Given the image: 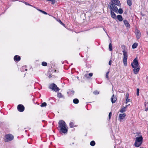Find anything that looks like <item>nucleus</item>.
Masks as SVG:
<instances>
[{
  "label": "nucleus",
  "mask_w": 148,
  "mask_h": 148,
  "mask_svg": "<svg viewBox=\"0 0 148 148\" xmlns=\"http://www.w3.org/2000/svg\"><path fill=\"white\" fill-rule=\"evenodd\" d=\"M25 70H26V71H27V69H26Z\"/></svg>",
  "instance_id": "obj_47"
},
{
  "label": "nucleus",
  "mask_w": 148,
  "mask_h": 148,
  "mask_svg": "<svg viewBox=\"0 0 148 148\" xmlns=\"http://www.w3.org/2000/svg\"><path fill=\"white\" fill-rule=\"evenodd\" d=\"M5 138L6 139H13L14 136L10 134H8L5 135Z\"/></svg>",
  "instance_id": "obj_13"
},
{
  "label": "nucleus",
  "mask_w": 148,
  "mask_h": 148,
  "mask_svg": "<svg viewBox=\"0 0 148 148\" xmlns=\"http://www.w3.org/2000/svg\"><path fill=\"white\" fill-rule=\"evenodd\" d=\"M123 62L124 65L126 66H127V53L125 49H123Z\"/></svg>",
  "instance_id": "obj_1"
},
{
  "label": "nucleus",
  "mask_w": 148,
  "mask_h": 148,
  "mask_svg": "<svg viewBox=\"0 0 148 148\" xmlns=\"http://www.w3.org/2000/svg\"><path fill=\"white\" fill-rule=\"evenodd\" d=\"M85 77H86V78H88L89 77V75L88 74H87L85 75Z\"/></svg>",
  "instance_id": "obj_39"
},
{
  "label": "nucleus",
  "mask_w": 148,
  "mask_h": 148,
  "mask_svg": "<svg viewBox=\"0 0 148 148\" xmlns=\"http://www.w3.org/2000/svg\"><path fill=\"white\" fill-rule=\"evenodd\" d=\"M126 115L125 113L121 114H119V119L120 122L122 121L124 119Z\"/></svg>",
  "instance_id": "obj_7"
},
{
  "label": "nucleus",
  "mask_w": 148,
  "mask_h": 148,
  "mask_svg": "<svg viewBox=\"0 0 148 148\" xmlns=\"http://www.w3.org/2000/svg\"><path fill=\"white\" fill-rule=\"evenodd\" d=\"M49 88L54 91L56 92L58 91L60 89L54 84H52L49 86Z\"/></svg>",
  "instance_id": "obj_3"
},
{
  "label": "nucleus",
  "mask_w": 148,
  "mask_h": 148,
  "mask_svg": "<svg viewBox=\"0 0 148 148\" xmlns=\"http://www.w3.org/2000/svg\"><path fill=\"white\" fill-rule=\"evenodd\" d=\"M130 104H129L128 105H126V106L124 107V108H122L121 110H120V112H122V113H123V112H124L126 110V108H127V107L129 105H130Z\"/></svg>",
  "instance_id": "obj_17"
},
{
  "label": "nucleus",
  "mask_w": 148,
  "mask_h": 148,
  "mask_svg": "<svg viewBox=\"0 0 148 148\" xmlns=\"http://www.w3.org/2000/svg\"><path fill=\"white\" fill-rule=\"evenodd\" d=\"M139 89L137 88V96H138L139 95Z\"/></svg>",
  "instance_id": "obj_32"
},
{
  "label": "nucleus",
  "mask_w": 148,
  "mask_h": 148,
  "mask_svg": "<svg viewBox=\"0 0 148 148\" xmlns=\"http://www.w3.org/2000/svg\"><path fill=\"white\" fill-rule=\"evenodd\" d=\"M111 2L112 4L116 5L117 6H120V1L118 0H111Z\"/></svg>",
  "instance_id": "obj_8"
},
{
  "label": "nucleus",
  "mask_w": 148,
  "mask_h": 148,
  "mask_svg": "<svg viewBox=\"0 0 148 148\" xmlns=\"http://www.w3.org/2000/svg\"><path fill=\"white\" fill-rule=\"evenodd\" d=\"M143 139H136L134 145L136 147H139L142 144Z\"/></svg>",
  "instance_id": "obj_4"
},
{
  "label": "nucleus",
  "mask_w": 148,
  "mask_h": 148,
  "mask_svg": "<svg viewBox=\"0 0 148 148\" xmlns=\"http://www.w3.org/2000/svg\"><path fill=\"white\" fill-rule=\"evenodd\" d=\"M67 127L66 126H64V127H62L61 128H60V131L61 132L64 134H65L67 132Z\"/></svg>",
  "instance_id": "obj_10"
},
{
  "label": "nucleus",
  "mask_w": 148,
  "mask_h": 148,
  "mask_svg": "<svg viewBox=\"0 0 148 148\" xmlns=\"http://www.w3.org/2000/svg\"><path fill=\"white\" fill-rule=\"evenodd\" d=\"M42 64L43 66H45L47 65V64L46 62H42Z\"/></svg>",
  "instance_id": "obj_30"
},
{
  "label": "nucleus",
  "mask_w": 148,
  "mask_h": 148,
  "mask_svg": "<svg viewBox=\"0 0 148 148\" xmlns=\"http://www.w3.org/2000/svg\"><path fill=\"white\" fill-rule=\"evenodd\" d=\"M135 33L137 39H139L140 37V31L138 29H136L135 31Z\"/></svg>",
  "instance_id": "obj_11"
},
{
  "label": "nucleus",
  "mask_w": 148,
  "mask_h": 148,
  "mask_svg": "<svg viewBox=\"0 0 148 148\" xmlns=\"http://www.w3.org/2000/svg\"><path fill=\"white\" fill-rule=\"evenodd\" d=\"M122 47H123L124 48H125V46L124 45H123Z\"/></svg>",
  "instance_id": "obj_45"
},
{
  "label": "nucleus",
  "mask_w": 148,
  "mask_h": 148,
  "mask_svg": "<svg viewBox=\"0 0 148 148\" xmlns=\"http://www.w3.org/2000/svg\"><path fill=\"white\" fill-rule=\"evenodd\" d=\"M125 98L126 99L129 98V94L128 93L126 94L125 95Z\"/></svg>",
  "instance_id": "obj_36"
},
{
  "label": "nucleus",
  "mask_w": 148,
  "mask_h": 148,
  "mask_svg": "<svg viewBox=\"0 0 148 148\" xmlns=\"http://www.w3.org/2000/svg\"><path fill=\"white\" fill-rule=\"evenodd\" d=\"M139 68L137 67L136 69H134L133 70V71L134 73L135 74H136L138 73V71H139Z\"/></svg>",
  "instance_id": "obj_18"
},
{
  "label": "nucleus",
  "mask_w": 148,
  "mask_h": 148,
  "mask_svg": "<svg viewBox=\"0 0 148 148\" xmlns=\"http://www.w3.org/2000/svg\"><path fill=\"white\" fill-rule=\"evenodd\" d=\"M127 3L129 5L131 6L132 5L131 0H127Z\"/></svg>",
  "instance_id": "obj_23"
},
{
  "label": "nucleus",
  "mask_w": 148,
  "mask_h": 148,
  "mask_svg": "<svg viewBox=\"0 0 148 148\" xmlns=\"http://www.w3.org/2000/svg\"><path fill=\"white\" fill-rule=\"evenodd\" d=\"M111 15L112 18L115 19H116V15L114 12H112L111 10Z\"/></svg>",
  "instance_id": "obj_15"
},
{
  "label": "nucleus",
  "mask_w": 148,
  "mask_h": 148,
  "mask_svg": "<svg viewBox=\"0 0 148 148\" xmlns=\"http://www.w3.org/2000/svg\"><path fill=\"white\" fill-rule=\"evenodd\" d=\"M94 93L95 94H98L99 92H97V91H94Z\"/></svg>",
  "instance_id": "obj_41"
},
{
  "label": "nucleus",
  "mask_w": 148,
  "mask_h": 148,
  "mask_svg": "<svg viewBox=\"0 0 148 148\" xmlns=\"http://www.w3.org/2000/svg\"><path fill=\"white\" fill-rule=\"evenodd\" d=\"M109 71H108L107 72V73L106 74V77L108 79V74L109 73Z\"/></svg>",
  "instance_id": "obj_35"
},
{
  "label": "nucleus",
  "mask_w": 148,
  "mask_h": 148,
  "mask_svg": "<svg viewBox=\"0 0 148 148\" xmlns=\"http://www.w3.org/2000/svg\"><path fill=\"white\" fill-rule=\"evenodd\" d=\"M123 22L124 23V24L125 25V26L126 27H128V28H130V25L127 20H124L123 21Z\"/></svg>",
  "instance_id": "obj_14"
},
{
  "label": "nucleus",
  "mask_w": 148,
  "mask_h": 148,
  "mask_svg": "<svg viewBox=\"0 0 148 148\" xmlns=\"http://www.w3.org/2000/svg\"><path fill=\"white\" fill-rule=\"evenodd\" d=\"M57 96L59 98H62L63 97V96L60 93H58Z\"/></svg>",
  "instance_id": "obj_25"
},
{
  "label": "nucleus",
  "mask_w": 148,
  "mask_h": 148,
  "mask_svg": "<svg viewBox=\"0 0 148 148\" xmlns=\"http://www.w3.org/2000/svg\"><path fill=\"white\" fill-rule=\"evenodd\" d=\"M131 65L134 69L137 68L139 65L137 58H136L133 60V62L131 63Z\"/></svg>",
  "instance_id": "obj_2"
},
{
  "label": "nucleus",
  "mask_w": 148,
  "mask_h": 148,
  "mask_svg": "<svg viewBox=\"0 0 148 148\" xmlns=\"http://www.w3.org/2000/svg\"><path fill=\"white\" fill-rule=\"evenodd\" d=\"M17 109L19 111L22 112L24 110V107L23 105L20 104L18 105L17 106Z\"/></svg>",
  "instance_id": "obj_9"
},
{
  "label": "nucleus",
  "mask_w": 148,
  "mask_h": 148,
  "mask_svg": "<svg viewBox=\"0 0 148 148\" xmlns=\"http://www.w3.org/2000/svg\"><path fill=\"white\" fill-rule=\"evenodd\" d=\"M111 116H112V113H111V112H110L109 113V114L108 118H109V120H110V119Z\"/></svg>",
  "instance_id": "obj_31"
},
{
  "label": "nucleus",
  "mask_w": 148,
  "mask_h": 148,
  "mask_svg": "<svg viewBox=\"0 0 148 148\" xmlns=\"http://www.w3.org/2000/svg\"><path fill=\"white\" fill-rule=\"evenodd\" d=\"M73 102L74 103L77 104L79 102V100L77 99H75L73 100Z\"/></svg>",
  "instance_id": "obj_22"
},
{
  "label": "nucleus",
  "mask_w": 148,
  "mask_h": 148,
  "mask_svg": "<svg viewBox=\"0 0 148 148\" xmlns=\"http://www.w3.org/2000/svg\"><path fill=\"white\" fill-rule=\"evenodd\" d=\"M12 139H5V142H9L11 141Z\"/></svg>",
  "instance_id": "obj_37"
},
{
  "label": "nucleus",
  "mask_w": 148,
  "mask_h": 148,
  "mask_svg": "<svg viewBox=\"0 0 148 148\" xmlns=\"http://www.w3.org/2000/svg\"><path fill=\"white\" fill-rule=\"evenodd\" d=\"M111 63H112V61L111 60H110L109 62V64L110 65H111Z\"/></svg>",
  "instance_id": "obj_42"
},
{
  "label": "nucleus",
  "mask_w": 148,
  "mask_h": 148,
  "mask_svg": "<svg viewBox=\"0 0 148 148\" xmlns=\"http://www.w3.org/2000/svg\"><path fill=\"white\" fill-rule=\"evenodd\" d=\"M130 99L129 98H127V99H126V103H127L128 102H130Z\"/></svg>",
  "instance_id": "obj_34"
},
{
  "label": "nucleus",
  "mask_w": 148,
  "mask_h": 148,
  "mask_svg": "<svg viewBox=\"0 0 148 148\" xmlns=\"http://www.w3.org/2000/svg\"><path fill=\"white\" fill-rule=\"evenodd\" d=\"M137 134L138 135V136L136 137L135 139H143V137L141 135L138 134Z\"/></svg>",
  "instance_id": "obj_21"
},
{
  "label": "nucleus",
  "mask_w": 148,
  "mask_h": 148,
  "mask_svg": "<svg viewBox=\"0 0 148 148\" xmlns=\"http://www.w3.org/2000/svg\"><path fill=\"white\" fill-rule=\"evenodd\" d=\"M117 18L119 21H122L123 20V18L121 15H118L117 16Z\"/></svg>",
  "instance_id": "obj_19"
},
{
  "label": "nucleus",
  "mask_w": 148,
  "mask_h": 148,
  "mask_svg": "<svg viewBox=\"0 0 148 148\" xmlns=\"http://www.w3.org/2000/svg\"><path fill=\"white\" fill-rule=\"evenodd\" d=\"M47 106V103L46 102H44L42 103L41 105H40V106L41 107H43L46 106Z\"/></svg>",
  "instance_id": "obj_27"
},
{
  "label": "nucleus",
  "mask_w": 148,
  "mask_h": 148,
  "mask_svg": "<svg viewBox=\"0 0 148 148\" xmlns=\"http://www.w3.org/2000/svg\"><path fill=\"white\" fill-rule=\"evenodd\" d=\"M95 141L94 140H92V141H91L90 143V145L92 146H94L95 145Z\"/></svg>",
  "instance_id": "obj_24"
},
{
  "label": "nucleus",
  "mask_w": 148,
  "mask_h": 148,
  "mask_svg": "<svg viewBox=\"0 0 148 148\" xmlns=\"http://www.w3.org/2000/svg\"><path fill=\"white\" fill-rule=\"evenodd\" d=\"M110 7L111 9H112L113 11L115 12H117L118 8L116 5L114 4H111V6H110Z\"/></svg>",
  "instance_id": "obj_6"
},
{
  "label": "nucleus",
  "mask_w": 148,
  "mask_h": 148,
  "mask_svg": "<svg viewBox=\"0 0 148 148\" xmlns=\"http://www.w3.org/2000/svg\"><path fill=\"white\" fill-rule=\"evenodd\" d=\"M70 127L71 128L74 127V123L73 122H71L70 123Z\"/></svg>",
  "instance_id": "obj_28"
},
{
  "label": "nucleus",
  "mask_w": 148,
  "mask_h": 148,
  "mask_svg": "<svg viewBox=\"0 0 148 148\" xmlns=\"http://www.w3.org/2000/svg\"><path fill=\"white\" fill-rule=\"evenodd\" d=\"M14 60L17 61H19L21 59L20 56L16 55L14 56Z\"/></svg>",
  "instance_id": "obj_16"
},
{
  "label": "nucleus",
  "mask_w": 148,
  "mask_h": 148,
  "mask_svg": "<svg viewBox=\"0 0 148 148\" xmlns=\"http://www.w3.org/2000/svg\"><path fill=\"white\" fill-rule=\"evenodd\" d=\"M138 43H134L132 45V47L133 49H135L138 46Z\"/></svg>",
  "instance_id": "obj_20"
},
{
  "label": "nucleus",
  "mask_w": 148,
  "mask_h": 148,
  "mask_svg": "<svg viewBox=\"0 0 148 148\" xmlns=\"http://www.w3.org/2000/svg\"><path fill=\"white\" fill-rule=\"evenodd\" d=\"M60 23L61 24H62L63 25H64V24L60 20Z\"/></svg>",
  "instance_id": "obj_43"
},
{
  "label": "nucleus",
  "mask_w": 148,
  "mask_h": 148,
  "mask_svg": "<svg viewBox=\"0 0 148 148\" xmlns=\"http://www.w3.org/2000/svg\"><path fill=\"white\" fill-rule=\"evenodd\" d=\"M111 99L112 103H114L116 101L117 99L116 96V95L114 96L113 94Z\"/></svg>",
  "instance_id": "obj_12"
},
{
  "label": "nucleus",
  "mask_w": 148,
  "mask_h": 148,
  "mask_svg": "<svg viewBox=\"0 0 148 148\" xmlns=\"http://www.w3.org/2000/svg\"><path fill=\"white\" fill-rule=\"evenodd\" d=\"M89 75V77H91L93 75V74L92 73H90L88 74Z\"/></svg>",
  "instance_id": "obj_40"
},
{
  "label": "nucleus",
  "mask_w": 148,
  "mask_h": 148,
  "mask_svg": "<svg viewBox=\"0 0 148 148\" xmlns=\"http://www.w3.org/2000/svg\"><path fill=\"white\" fill-rule=\"evenodd\" d=\"M60 128L64 127L66 126V123L63 120H60L58 123Z\"/></svg>",
  "instance_id": "obj_5"
},
{
  "label": "nucleus",
  "mask_w": 148,
  "mask_h": 148,
  "mask_svg": "<svg viewBox=\"0 0 148 148\" xmlns=\"http://www.w3.org/2000/svg\"><path fill=\"white\" fill-rule=\"evenodd\" d=\"M109 50L110 51H111L112 50V44L111 43H110L109 44Z\"/></svg>",
  "instance_id": "obj_26"
},
{
  "label": "nucleus",
  "mask_w": 148,
  "mask_h": 148,
  "mask_svg": "<svg viewBox=\"0 0 148 148\" xmlns=\"http://www.w3.org/2000/svg\"><path fill=\"white\" fill-rule=\"evenodd\" d=\"M73 93L74 92V91H71Z\"/></svg>",
  "instance_id": "obj_46"
},
{
  "label": "nucleus",
  "mask_w": 148,
  "mask_h": 148,
  "mask_svg": "<svg viewBox=\"0 0 148 148\" xmlns=\"http://www.w3.org/2000/svg\"><path fill=\"white\" fill-rule=\"evenodd\" d=\"M118 12L119 14H122L123 13V10L121 8H120L118 10Z\"/></svg>",
  "instance_id": "obj_29"
},
{
  "label": "nucleus",
  "mask_w": 148,
  "mask_h": 148,
  "mask_svg": "<svg viewBox=\"0 0 148 148\" xmlns=\"http://www.w3.org/2000/svg\"><path fill=\"white\" fill-rule=\"evenodd\" d=\"M48 1L52 2L53 4L54 3L55 1L54 0H48Z\"/></svg>",
  "instance_id": "obj_38"
},
{
  "label": "nucleus",
  "mask_w": 148,
  "mask_h": 148,
  "mask_svg": "<svg viewBox=\"0 0 148 148\" xmlns=\"http://www.w3.org/2000/svg\"><path fill=\"white\" fill-rule=\"evenodd\" d=\"M39 11H40L41 12H42L43 13L45 14H47V13L45 12L44 11H43V10H38Z\"/></svg>",
  "instance_id": "obj_33"
},
{
  "label": "nucleus",
  "mask_w": 148,
  "mask_h": 148,
  "mask_svg": "<svg viewBox=\"0 0 148 148\" xmlns=\"http://www.w3.org/2000/svg\"><path fill=\"white\" fill-rule=\"evenodd\" d=\"M49 78H50L52 77V76H51V75L49 76Z\"/></svg>",
  "instance_id": "obj_44"
}]
</instances>
